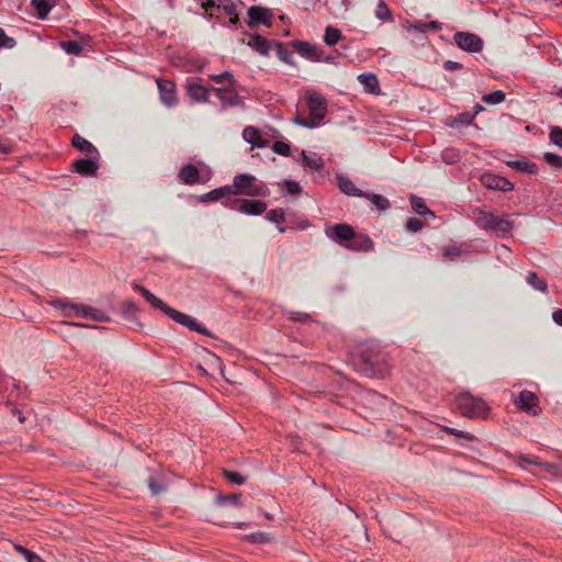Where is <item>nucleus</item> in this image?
I'll return each instance as SVG.
<instances>
[{
    "label": "nucleus",
    "mask_w": 562,
    "mask_h": 562,
    "mask_svg": "<svg viewBox=\"0 0 562 562\" xmlns=\"http://www.w3.org/2000/svg\"><path fill=\"white\" fill-rule=\"evenodd\" d=\"M552 318L555 324L562 326V310H558V311L553 312Z\"/></svg>",
    "instance_id": "obj_58"
},
{
    "label": "nucleus",
    "mask_w": 562,
    "mask_h": 562,
    "mask_svg": "<svg viewBox=\"0 0 562 562\" xmlns=\"http://www.w3.org/2000/svg\"><path fill=\"white\" fill-rule=\"evenodd\" d=\"M231 195H246L250 198H266L270 191L266 183L258 180L250 173H239L234 177L233 183L228 186Z\"/></svg>",
    "instance_id": "obj_2"
},
{
    "label": "nucleus",
    "mask_w": 562,
    "mask_h": 562,
    "mask_svg": "<svg viewBox=\"0 0 562 562\" xmlns=\"http://www.w3.org/2000/svg\"><path fill=\"white\" fill-rule=\"evenodd\" d=\"M247 45L262 56H267L271 49L270 42L260 35H251Z\"/></svg>",
    "instance_id": "obj_23"
},
{
    "label": "nucleus",
    "mask_w": 562,
    "mask_h": 562,
    "mask_svg": "<svg viewBox=\"0 0 562 562\" xmlns=\"http://www.w3.org/2000/svg\"><path fill=\"white\" fill-rule=\"evenodd\" d=\"M292 46L296 50L299 55L304 58L318 61L321 60V55L318 54V49L311 45L308 42L304 41H293Z\"/></svg>",
    "instance_id": "obj_16"
},
{
    "label": "nucleus",
    "mask_w": 562,
    "mask_h": 562,
    "mask_svg": "<svg viewBox=\"0 0 562 562\" xmlns=\"http://www.w3.org/2000/svg\"><path fill=\"white\" fill-rule=\"evenodd\" d=\"M247 25L250 29H254L258 25L270 26L273 18V13L270 9L260 5L250 7L247 11Z\"/></svg>",
    "instance_id": "obj_10"
},
{
    "label": "nucleus",
    "mask_w": 562,
    "mask_h": 562,
    "mask_svg": "<svg viewBox=\"0 0 562 562\" xmlns=\"http://www.w3.org/2000/svg\"><path fill=\"white\" fill-rule=\"evenodd\" d=\"M293 123L310 130L316 128L321 125L318 121H315L313 117H311V120H307L301 115L295 116L293 119Z\"/></svg>",
    "instance_id": "obj_40"
},
{
    "label": "nucleus",
    "mask_w": 562,
    "mask_h": 562,
    "mask_svg": "<svg viewBox=\"0 0 562 562\" xmlns=\"http://www.w3.org/2000/svg\"><path fill=\"white\" fill-rule=\"evenodd\" d=\"M210 79L213 80L216 83L228 81L232 86L235 85V78H234L233 72H231V71H224V72L218 74V75H211Z\"/></svg>",
    "instance_id": "obj_46"
},
{
    "label": "nucleus",
    "mask_w": 562,
    "mask_h": 562,
    "mask_svg": "<svg viewBox=\"0 0 562 562\" xmlns=\"http://www.w3.org/2000/svg\"><path fill=\"white\" fill-rule=\"evenodd\" d=\"M244 139L258 148L266 147L267 142L262 140L260 132L254 126H247L243 131Z\"/></svg>",
    "instance_id": "obj_24"
},
{
    "label": "nucleus",
    "mask_w": 562,
    "mask_h": 562,
    "mask_svg": "<svg viewBox=\"0 0 562 562\" xmlns=\"http://www.w3.org/2000/svg\"><path fill=\"white\" fill-rule=\"evenodd\" d=\"M516 406L520 409L531 414L532 416H537L539 414V401L535 393L524 390L514 400Z\"/></svg>",
    "instance_id": "obj_12"
},
{
    "label": "nucleus",
    "mask_w": 562,
    "mask_h": 562,
    "mask_svg": "<svg viewBox=\"0 0 562 562\" xmlns=\"http://www.w3.org/2000/svg\"><path fill=\"white\" fill-rule=\"evenodd\" d=\"M442 254L445 257L456 259L462 254V249L459 245L453 244V245H450V246L443 248Z\"/></svg>",
    "instance_id": "obj_50"
},
{
    "label": "nucleus",
    "mask_w": 562,
    "mask_h": 562,
    "mask_svg": "<svg viewBox=\"0 0 562 562\" xmlns=\"http://www.w3.org/2000/svg\"><path fill=\"white\" fill-rule=\"evenodd\" d=\"M135 290H137L142 296L154 307L165 312V306H168L164 301L154 295L149 290L142 285H135Z\"/></svg>",
    "instance_id": "obj_26"
},
{
    "label": "nucleus",
    "mask_w": 562,
    "mask_h": 562,
    "mask_svg": "<svg viewBox=\"0 0 562 562\" xmlns=\"http://www.w3.org/2000/svg\"><path fill=\"white\" fill-rule=\"evenodd\" d=\"M239 5H243L241 1L228 0L221 9L229 16L238 13Z\"/></svg>",
    "instance_id": "obj_47"
},
{
    "label": "nucleus",
    "mask_w": 562,
    "mask_h": 562,
    "mask_svg": "<svg viewBox=\"0 0 562 562\" xmlns=\"http://www.w3.org/2000/svg\"><path fill=\"white\" fill-rule=\"evenodd\" d=\"M202 8L205 11H207L209 9L216 8V2L215 0H204V2H202Z\"/></svg>",
    "instance_id": "obj_60"
},
{
    "label": "nucleus",
    "mask_w": 562,
    "mask_h": 562,
    "mask_svg": "<svg viewBox=\"0 0 562 562\" xmlns=\"http://www.w3.org/2000/svg\"><path fill=\"white\" fill-rule=\"evenodd\" d=\"M411 206L414 210V212H416L419 215L429 214L430 216L435 217L434 212L427 207L425 201L419 196H416V195L411 196Z\"/></svg>",
    "instance_id": "obj_33"
},
{
    "label": "nucleus",
    "mask_w": 562,
    "mask_h": 562,
    "mask_svg": "<svg viewBox=\"0 0 562 562\" xmlns=\"http://www.w3.org/2000/svg\"><path fill=\"white\" fill-rule=\"evenodd\" d=\"M374 15L378 20H380L382 22L392 21L391 11H390L389 7L386 5V3L382 0H380L378 2Z\"/></svg>",
    "instance_id": "obj_36"
},
{
    "label": "nucleus",
    "mask_w": 562,
    "mask_h": 562,
    "mask_svg": "<svg viewBox=\"0 0 562 562\" xmlns=\"http://www.w3.org/2000/svg\"><path fill=\"white\" fill-rule=\"evenodd\" d=\"M278 56L281 60H283L286 64H292V53L284 49L280 44L278 45Z\"/></svg>",
    "instance_id": "obj_54"
},
{
    "label": "nucleus",
    "mask_w": 562,
    "mask_h": 562,
    "mask_svg": "<svg viewBox=\"0 0 562 562\" xmlns=\"http://www.w3.org/2000/svg\"><path fill=\"white\" fill-rule=\"evenodd\" d=\"M71 144L75 148H77L78 150H80L82 153H86L89 156H92V155L98 156L99 155L97 148L89 140H87L86 138H83L82 136H80L78 134H76L72 137Z\"/></svg>",
    "instance_id": "obj_25"
},
{
    "label": "nucleus",
    "mask_w": 562,
    "mask_h": 562,
    "mask_svg": "<svg viewBox=\"0 0 562 562\" xmlns=\"http://www.w3.org/2000/svg\"><path fill=\"white\" fill-rule=\"evenodd\" d=\"M504 100L505 93L502 90H496L482 97V101L486 104H499Z\"/></svg>",
    "instance_id": "obj_38"
},
{
    "label": "nucleus",
    "mask_w": 562,
    "mask_h": 562,
    "mask_svg": "<svg viewBox=\"0 0 562 562\" xmlns=\"http://www.w3.org/2000/svg\"><path fill=\"white\" fill-rule=\"evenodd\" d=\"M481 181L484 187L492 190L508 192L514 189V184L508 179L490 172L483 173Z\"/></svg>",
    "instance_id": "obj_13"
},
{
    "label": "nucleus",
    "mask_w": 562,
    "mask_h": 562,
    "mask_svg": "<svg viewBox=\"0 0 562 562\" xmlns=\"http://www.w3.org/2000/svg\"><path fill=\"white\" fill-rule=\"evenodd\" d=\"M98 156L92 155L87 159H79L74 161V169L81 176L92 177L97 173L99 165L97 162Z\"/></svg>",
    "instance_id": "obj_14"
},
{
    "label": "nucleus",
    "mask_w": 562,
    "mask_h": 562,
    "mask_svg": "<svg viewBox=\"0 0 562 562\" xmlns=\"http://www.w3.org/2000/svg\"><path fill=\"white\" fill-rule=\"evenodd\" d=\"M272 150L281 156L289 157L291 155V147L288 143L277 140L272 145Z\"/></svg>",
    "instance_id": "obj_42"
},
{
    "label": "nucleus",
    "mask_w": 562,
    "mask_h": 562,
    "mask_svg": "<svg viewBox=\"0 0 562 562\" xmlns=\"http://www.w3.org/2000/svg\"><path fill=\"white\" fill-rule=\"evenodd\" d=\"M216 97L223 105L239 106L243 105V98L231 88H216L214 89Z\"/></svg>",
    "instance_id": "obj_15"
},
{
    "label": "nucleus",
    "mask_w": 562,
    "mask_h": 562,
    "mask_svg": "<svg viewBox=\"0 0 562 562\" xmlns=\"http://www.w3.org/2000/svg\"><path fill=\"white\" fill-rule=\"evenodd\" d=\"M32 5L40 19H45L53 8L48 0H32Z\"/></svg>",
    "instance_id": "obj_34"
},
{
    "label": "nucleus",
    "mask_w": 562,
    "mask_h": 562,
    "mask_svg": "<svg viewBox=\"0 0 562 562\" xmlns=\"http://www.w3.org/2000/svg\"><path fill=\"white\" fill-rule=\"evenodd\" d=\"M310 318H311V316L304 312H291L290 313V319H292V321L306 322Z\"/></svg>",
    "instance_id": "obj_55"
},
{
    "label": "nucleus",
    "mask_w": 562,
    "mask_h": 562,
    "mask_svg": "<svg viewBox=\"0 0 562 562\" xmlns=\"http://www.w3.org/2000/svg\"><path fill=\"white\" fill-rule=\"evenodd\" d=\"M543 159L547 164H549L550 166H552L557 169L562 168V157L554 153H550V151L544 153Z\"/></svg>",
    "instance_id": "obj_44"
},
{
    "label": "nucleus",
    "mask_w": 562,
    "mask_h": 562,
    "mask_svg": "<svg viewBox=\"0 0 562 562\" xmlns=\"http://www.w3.org/2000/svg\"><path fill=\"white\" fill-rule=\"evenodd\" d=\"M423 226H424V223L416 217H409V218H407V221L405 223V228L409 233H417L418 231H420L423 228Z\"/></svg>",
    "instance_id": "obj_49"
},
{
    "label": "nucleus",
    "mask_w": 562,
    "mask_h": 562,
    "mask_svg": "<svg viewBox=\"0 0 562 562\" xmlns=\"http://www.w3.org/2000/svg\"><path fill=\"white\" fill-rule=\"evenodd\" d=\"M224 477L234 485H243L246 482V477L239 472L223 470Z\"/></svg>",
    "instance_id": "obj_39"
},
{
    "label": "nucleus",
    "mask_w": 562,
    "mask_h": 562,
    "mask_svg": "<svg viewBox=\"0 0 562 562\" xmlns=\"http://www.w3.org/2000/svg\"><path fill=\"white\" fill-rule=\"evenodd\" d=\"M246 539L252 543H267L271 541L270 535L261 531L247 535Z\"/></svg>",
    "instance_id": "obj_41"
},
{
    "label": "nucleus",
    "mask_w": 562,
    "mask_h": 562,
    "mask_svg": "<svg viewBox=\"0 0 562 562\" xmlns=\"http://www.w3.org/2000/svg\"><path fill=\"white\" fill-rule=\"evenodd\" d=\"M507 166L517 171L526 172L529 175H535L538 171V166L535 162L526 159L507 161Z\"/></svg>",
    "instance_id": "obj_28"
},
{
    "label": "nucleus",
    "mask_w": 562,
    "mask_h": 562,
    "mask_svg": "<svg viewBox=\"0 0 562 562\" xmlns=\"http://www.w3.org/2000/svg\"><path fill=\"white\" fill-rule=\"evenodd\" d=\"M549 138L555 146L562 148V128L559 126H552Z\"/></svg>",
    "instance_id": "obj_48"
},
{
    "label": "nucleus",
    "mask_w": 562,
    "mask_h": 562,
    "mask_svg": "<svg viewBox=\"0 0 562 562\" xmlns=\"http://www.w3.org/2000/svg\"><path fill=\"white\" fill-rule=\"evenodd\" d=\"M266 220L279 225L284 221V212L278 209L270 210L266 213Z\"/></svg>",
    "instance_id": "obj_43"
},
{
    "label": "nucleus",
    "mask_w": 562,
    "mask_h": 562,
    "mask_svg": "<svg viewBox=\"0 0 562 562\" xmlns=\"http://www.w3.org/2000/svg\"><path fill=\"white\" fill-rule=\"evenodd\" d=\"M164 313L168 317L173 319L176 323H178V324L189 328L192 331H196V333H200V334H203V335H206V336L210 335L209 330L204 326L199 324L198 321L194 317H192V316H190L188 314L179 312V311L172 308L169 305L165 306V312Z\"/></svg>",
    "instance_id": "obj_6"
},
{
    "label": "nucleus",
    "mask_w": 562,
    "mask_h": 562,
    "mask_svg": "<svg viewBox=\"0 0 562 562\" xmlns=\"http://www.w3.org/2000/svg\"><path fill=\"white\" fill-rule=\"evenodd\" d=\"M53 305L68 310L64 312V316L66 317L75 315L97 322H108L110 319L102 310L89 305L71 303L66 300H56L53 302Z\"/></svg>",
    "instance_id": "obj_4"
},
{
    "label": "nucleus",
    "mask_w": 562,
    "mask_h": 562,
    "mask_svg": "<svg viewBox=\"0 0 562 562\" xmlns=\"http://www.w3.org/2000/svg\"><path fill=\"white\" fill-rule=\"evenodd\" d=\"M306 102L311 117H313L315 121H318L321 124L327 114V103L325 98L316 91H307Z\"/></svg>",
    "instance_id": "obj_7"
},
{
    "label": "nucleus",
    "mask_w": 562,
    "mask_h": 562,
    "mask_svg": "<svg viewBox=\"0 0 562 562\" xmlns=\"http://www.w3.org/2000/svg\"><path fill=\"white\" fill-rule=\"evenodd\" d=\"M448 431H449L450 434H452V435L457 436V437H465V438H470V436H469V435H464V432H463V431L458 430V429H456V428H449V429H448Z\"/></svg>",
    "instance_id": "obj_62"
},
{
    "label": "nucleus",
    "mask_w": 562,
    "mask_h": 562,
    "mask_svg": "<svg viewBox=\"0 0 562 562\" xmlns=\"http://www.w3.org/2000/svg\"><path fill=\"white\" fill-rule=\"evenodd\" d=\"M156 82L161 103L167 108L175 106L178 102L175 82L162 78H158Z\"/></svg>",
    "instance_id": "obj_11"
},
{
    "label": "nucleus",
    "mask_w": 562,
    "mask_h": 562,
    "mask_svg": "<svg viewBox=\"0 0 562 562\" xmlns=\"http://www.w3.org/2000/svg\"><path fill=\"white\" fill-rule=\"evenodd\" d=\"M326 236L335 243L346 247L355 237V229L349 224H335L326 228Z\"/></svg>",
    "instance_id": "obj_9"
},
{
    "label": "nucleus",
    "mask_w": 562,
    "mask_h": 562,
    "mask_svg": "<svg viewBox=\"0 0 562 562\" xmlns=\"http://www.w3.org/2000/svg\"><path fill=\"white\" fill-rule=\"evenodd\" d=\"M15 46V40L5 35L4 31L0 29V49L1 48H13Z\"/></svg>",
    "instance_id": "obj_52"
},
{
    "label": "nucleus",
    "mask_w": 562,
    "mask_h": 562,
    "mask_svg": "<svg viewBox=\"0 0 562 562\" xmlns=\"http://www.w3.org/2000/svg\"><path fill=\"white\" fill-rule=\"evenodd\" d=\"M358 80L363 85L364 89L371 93L379 90V81L373 74H361L358 76Z\"/></svg>",
    "instance_id": "obj_29"
},
{
    "label": "nucleus",
    "mask_w": 562,
    "mask_h": 562,
    "mask_svg": "<svg viewBox=\"0 0 562 562\" xmlns=\"http://www.w3.org/2000/svg\"><path fill=\"white\" fill-rule=\"evenodd\" d=\"M526 281L532 289L540 292H547V281L542 278H539V276L535 271L528 272Z\"/></svg>",
    "instance_id": "obj_30"
},
{
    "label": "nucleus",
    "mask_w": 562,
    "mask_h": 562,
    "mask_svg": "<svg viewBox=\"0 0 562 562\" xmlns=\"http://www.w3.org/2000/svg\"><path fill=\"white\" fill-rule=\"evenodd\" d=\"M336 180L341 192L349 196L363 198L366 192L356 187V184L344 175H336Z\"/></svg>",
    "instance_id": "obj_17"
},
{
    "label": "nucleus",
    "mask_w": 562,
    "mask_h": 562,
    "mask_svg": "<svg viewBox=\"0 0 562 562\" xmlns=\"http://www.w3.org/2000/svg\"><path fill=\"white\" fill-rule=\"evenodd\" d=\"M59 45L69 55H79L82 52V45L77 41H63Z\"/></svg>",
    "instance_id": "obj_37"
},
{
    "label": "nucleus",
    "mask_w": 562,
    "mask_h": 562,
    "mask_svg": "<svg viewBox=\"0 0 562 562\" xmlns=\"http://www.w3.org/2000/svg\"><path fill=\"white\" fill-rule=\"evenodd\" d=\"M187 93L194 102H207L210 97L209 89L199 82L188 83Z\"/></svg>",
    "instance_id": "obj_19"
},
{
    "label": "nucleus",
    "mask_w": 562,
    "mask_h": 562,
    "mask_svg": "<svg viewBox=\"0 0 562 562\" xmlns=\"http://www.w3.org/2000/svg\"><path fill=\"white\" fill-rule=\"evenodd\" d=\"M300 156L302 165L312 171H319L324 167V159L316 153L308 155L305 150H301Z\"/></svg>",
    "instance_id": "obj_21"
},
{
    "label": "nucleus",
    "mask_w": 562,
    "mask_h": 562,
    "mask_svg": "<svg viewBox=\"0 0 562 562\" xmlns=\"http://www.w3.org/2000/svg\"><path fill=\"white\" fill-rule=\"evenodd\" d=\"M231 196V189L228 186H223L217 189H214L207 193H204L199 196V201L202 203L216 202L223 198Z\"/></svg>",
    "instance_id": "obj_22"
},
{
    "label": "nucleus",
    "mask_w": 562,
    "mask_h": 562,
    "mask_svg": "<svg viewBox=\"0 0 562 562\" xmlns=\"http://www.w3.org/2000/svg\"><path fill=\"white\" fill-rule=\"evenodd\" d=\"M413 27L419 32H427L426 22H416Z\"/></svg>",
    "instance_id": "obj_61"
},
{
    "label": "nucleus",
    "mask_w": 562,
    "mask_h": 562,
    "mask_svg": "<svg viewBox=\"0 0 562 562\" xmlns=\"http://www.w3.org/2000/svg\"><path fill=\"white\" fill-rule=\"evenodd\" d=\"M426 25H427V31L428 30H435V31L441 30V23L438 21L427 22Z\"/></svg>",
    "instance_id": "obj_59"
},
{
    "label": "nucleus",
    "mask_w": 562,
    "mask_h": 562,
    "mask_svg": "<svg viewBox=\"0 0 562 562\" xmlns=\"http://www.w3.org/2000/svg\"><path fill=\"white\" fill-rule=\"evenodd\" d=\"M283 186L286 188V191L290 194L300 193L302 190L300 183L293 180H284Z\"/></svg>",
    "instance_id": "obj_53"
},
{
    "label": "nucleus",
    "mask_w": 562,
    "mask_h": 562,
    "mask_svg": "<svg viewBox=\"0 0 562 562\" xmlns=\"http://www.w3.org/2000/svg\"><path fill=\"white\" fill-rule=\"evenodd\" d=\"M363 198L370 200L380 211H386L391 206L389 200L382 194L366 192Z\"/></svg>",
    "instance_id": "obj_31"
},
{
    "label": "nucleus",
    "mask_w": 562,
    "mask_h": 562,
    "mask_svg": "<svg viewBox=\"0 0 562 562\" xmlns=\"http://www.w3.org/2000/svg\"><path fill=\"white\" fill-rule=\"evenodd\" d=\"M346 248L353 250V251H371L374 249V243L368 235H356L355 237L349 241L348 245H346Z\"/></svg>",
    "instance_id": "obj_18"
},
{
    "label": "nucleus",
    "mask_w": 562,
    "mask_h": 562,
    "mask_svg": "<svg viewBox=\"0 0 562 562\" xmlns=\"http://www.w3.org/2000/svg\"><path fill=\"white\" fill-rule=\"evenodd\" d=\"M462 68V65L458 61L447 60L443 64V69L447 71H456Z\"/></svg>",
    "instance_id": "obj_57"
},
{
    "label": "nucleus",
    "mask_w": 562,
    "mask_h": 562,
    "mask_svg": "<svg viewBox=\"0 0 562 562\" xmlns=\"http://www.w3.org/2000/svg\"><path fill=\"white\" fill-rule=\"evenodd\" d=\"M456 405L462 416L468 418H483L488 411L487 404L469 392H461L456 396Z\"/></svg>",
    "instance_id": "obj_3"
},
{
    "label": "nucleus",
    "mask_w": 562,
    "mask_h": 562,
    "mask_svg": "<svg viewBox=\"0 0 562 562\" xmlns=\"http://www.w3.org/2000/svg\"><path fill=\"white\" fill-rule=\"evenodd\" d=\"M453 40L458 47L469 53H479L483 48L482 38L473 33L457 32Z\"/></svg>",
    "instance_id": "obj_8"
},
{
    "label": "nucleus",
    "mask_w": 562,
    "mask_h": 562,
    "mask_svg": "<svg viewBox=\"0 0 562 562\" xmlns=\"http://www.w3.org/2000/svg\"><path fill=\"white\" fill-rule=\"evenodd\" d=\"M178 176L184 184L192 186L201 182L199 169L191 164L182 166Z\"/></svg>",
    "instance_id": "obj_20"
},
{
    "label": "nucleus",
    "mask_w": 562,
    "mask_h": 562,
    "mask_svg": "<svg viewBox=\"0 0 562 562\" xmlns=\"http://www.w3.org/2000/svg\"><path fill=\"white\" fill-rule=\"evenodd\" d=\"M229 24L231 25H238L239 24V14H235V15H229Z\"/></svg>",
    "instance_id": "obj_63"
},
{
    "label": "nucleus",
    "mask_w": 562,
    "mask_h": 562,
    "mask_svg": "<svg viewBox=\"0 0 562 562\" xmlns=\"http://www.w3.org/2000/svg\"><path fill=\"white\" fill-rule=\"evenodd\" d=\"M472 213L476 225L485 231H491L497 237H507L514 227V223L505 215L498 216L495 213L487 212L480 207L473 209Z\"/></svg>",
    "instance_id": "obj_1"
},
{
    "label": "nucleus",
    "mask_w": 562,
    "mask_h": 562,
    "mask_svg": "<svg viewBox=\"0 0 562 562\" xmlns=\"http://www.w3.org/2000/svg\"><path fill=\"white\" fill-rule=\"evenodd\" d=\"M218 506L233 505L235 507L241 506L240 494L234 493L231 495L218 494L215 499Z\"/></svg>",
    "instance_id": "obj_32"
},
{
    "label": "nucleus",
    "mask_w": 562,
    "mask_h": 562,
    "mask_svg": "<svg viewBox=\"0 0 562 562\" xmlns=\"http://www.w3.org/2000/svg\"><path fill=\"white\" fill-rule=\"evenodd\" d=\"M475 114H471L470 112H462L454 117L449 119L447 125L452 128H460L463 126H469L472 124Z\"/></svg>",
    "instance_id": "obj_27"
},
{
    "label": "nucleus",
    "mask_w": 562,
    "mask_h": 562,
    "mask_svg": "<svg viewBox=\"0 0 562 562\" xmlns=\"http://www.w3.org/2000/svg\"><path fill=\"white\" fill-rule=\"evenodd\" d=\"M23 558L27 562H44L38 554H36L35 552H33L31 550L24 551L23 552Z\"/></svg>",
    "instance_id": "obj_56"
},
{
    "label": "nucleus",
    "mask_w": 562,
    "mask_h": 562,
    "mask_svg": "<svg viewBox=\"0 0 562 562\" xmlns=\"http://www.w3.org/2000/svg\"><path fill=\"white\" fill-rule=\"evenodd\" d=\"M226 207L236 210L246 215H261L267 210V203L260 200L235 199L225 203Z\"/></svg>",
    "instance_id": "obj_5"
},
{
    "label": "nucleus",
    "mask_w": 562,
    "mask_h": 562,
    "mask_svg": "<svg viewBox=\"0 0 562 562\" xmlns=\"http://www.w3.org/2000/svg\"><path fill=\"white\" fill-rule=\"evenodd\" d=\"M341 38V32L334 27V26H327L324 34V42L328 46L336 45L339 40Z\"/></svg>",
    "instance_id": "obj_35"
},
{
    "label": "nucleus",
    "mask_w": 562,
    "mask_h": 562,
    "mask_svg": "<svg viewBox=\"0 0 562 562\" xmlns=\"http://www.w3.org/2000/svg\"><path fill=\"white\" fill-rule=\"evenodd\" d=\"M147 484L153 495H157L166 490L165 483L155 477H149Z\"/></svg>",
    "instance_id": "obj_45"
},
{
    "label": "nucleus",
    "mask_w": 562,
    "mask_h": 562,
    "mask_svg": "<svg viewBox=\"0 0 562 562\" xmlns=\"http://www.w3.org/2000/svg\"><path fill=\"white\" fill-rule=\"evenodd\" d=\"M10 148L7 144L0 140V153L5 154L9 153Z\"/></svg>",
    "instance_id": "obj_64"
},
{
    "label": "nucleus",
    "mask_w": 562,
    "mask_h": 562,
    "mask_svg": "<svg viewBox=\"0 0 562 562\" xmlns=\"http://www.w3.org/2000/svg\"><path fill=\"white\" fill-rule=\"evenodd\" d=\"M122 313L125 316H132L137 312V305L132 300H126L122 303Z\"/></svg>",
    "instance_id": "obj_51"
}]
</instances>
